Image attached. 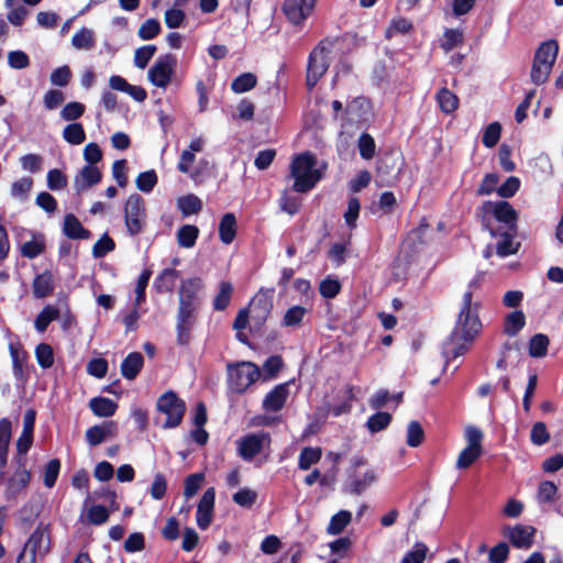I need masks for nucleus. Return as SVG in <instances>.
Listing matches in <instances>:
<instances>
[{"label":"nucleus","instance_id":"49530a36","mask_svg":"<svg viewBox=\"0 0 563 563\" xmlns=\"http://www.w3.org/2000/svg\"><path fill=\"white\" fill-rule=\"evenodd\" d=\"M501 135V124L497 121L489 123L483 132L482 143L485 147L492 148L497 145Z\"/></svg>","mask_w":563,"mask_h":563},{"label":"nucleus","instance_id":"aec40b11","mask_svg":"<svg viewBox=\"0 0 563 563\" xmlns=\"http://www.w3.org/2000/svg\"><path fill=\"white\" fill-rule=\"evenodd\" d=\"M63 233L70 240H88L91 238V232L82 227L74 213H67L64 217Z\"/></svg>","mask_w":563,"mask_h":563},{"label":"nucleus","instance_id":"7c9ffc66","mask_svg":"<svg viewBox=\"0 0 563 563\" xmlns=\"http://www.w3.org/2000/svg\"><path fill=\"white\" fill-rule=\"evenodd\" d=\"M233 285L231 282L222 280L219 284V291L212 301V308L216 311L225 310L232 299Z\"/></svg>","mask_w":563,"mask_h":563},{"label":"nucleus","instance_id":"603ef678","mask_svg":"<svg viewBox=\"0 0 563 563\" xmlns=\"http://www.w3.org/2000/svg\"><path fill=\"white\" fill-rule=\"evenodd\" d=\"M341 283L338 278L325 277L319 284V292L325 299H332L336 297L341 291Z\"/></svg>","mask_w":563,"mask_h":563},{"label":"nucleus","instance_id":"473e14b6","mask_svg":"<svg viewBox=\"0 0 563 563\" xmlns=\"http://www.w3.org/2000/svg\"><path fill=\"white\" fill-rule=\"evenodd\" d=\"M526 325V317L521 310H515L507 314L504 324V333L508 336L517 335Z\"/></svg>","mask_w":563,"mask_h":563},{"label":"nucleus","instance_id":"774afa93","mask_svg":"<svg viewBox=\"0 0 563 563\" xmlns=\"http://www.w3.org/2000/svg\"><path fill=\"white\" fill-rule=\"evenodd\" d=\"M428 553V547L422 542H417L413 550L408 551L400 563H423Z\"/></svg>","mask_w":563,"mask_h":563},{"label":"nucleus","instance_id":"f3484780","mask_svg":"<svg viewBox=\"0 0 563 563\" xmlns=\"http://www.w3.org/2000/svg\"><path fill=\"white\" fill-rule=\"evenodd\" d=\"M118 433V423L113 420H106L101 424H95L87 429L86 440L90 446H97L108 438H114Z\"/></svg>","mask_w":563,"mask_h":563},{"label":"nucleus","instance_id":"cd10ccee","mask_svg":"<svg viewBox=\"0 0 563 563\" xmlns=\"http://www.w3.org/2000/svg\"><path fill=\"white\" fill-rule=\"evenodd\" d=\"M46 247L45 236L43 233H33L31 241L24 242L20 247V253L23 257L33 260L44 253Z\"/></svg>","mask_w":563,"mask_h":563},{"label":"nucleus","instance_id":"4d7b16f0","mask_svg":"<svg viewBox=\"0 0 563 563\" xmlns=\"http://www.w3.org/2000/svg\"><path fill=\"white\" fill-rule=\"evenodd\" d=\"M279 207L289 216H295L300 211L301 198L298 196H290L288 191L285 190L279 198Z\"/></svg>","mask_w":563,"mask_h":563},{"label":"nucleus","instance_id":"e2e57ef3","mask_svg":"<svg viewBox=\"0 0 563 563\" xmlns=\"http://www.w3.org/2000/svg\"><path fill=\"white\" fill-rule=\"evenodd\" d=\"M85 109L86 107L84 103L78 101H71L63 107L60 111V117L65 121H75L82 117V114L85 113Z\"/></svg>","mask_w":563,"mask_h":563},{"label":"nucleus","instance_id":"bf43d9fd","mask_svg":"<svg viewBox=\"0 0 563 563\" xmlns=\"http://www.w3.org/2000/svg\"><path fill=\"white\" fill-rule=\"evenodd\" d=\"M115 242L108 233H104L93 245L92 256L95 258L104 257L108 253L114 251Z\"/></svg>","mask_w":563,"mask_h":563},{"label":"nucleus","instance_id":"4468645a","mask_svg":"<svg viewBox=\"0 0 563 563\" xmlns=\"http://www.w3.org/2000/svg\"><path fill=\"white\" fill-rule=\"evenodd\" d=\"M313 9L314 8L300 0H285L282 5V11L287 21L295 26H301L312 14Z\"/></svg>","mask_w":563,"mask_h":563},{"label":"nucleus","instance_id":"72a5a7b5","mask_svg":"<svg viewBox=\"0 0 563 563\" xmlns=\"http://www.w3.org/2000/svg\"><path fill=\"white\" fill-rule=\"evenodd\" d=\"M352 520V514L349 510H340L334 514L327 527L328 534L338 536L344 531Z\"/></svg>","mask_w":563,"mask_h":563},{"label":"nucleus","instance_id":"393cba45","mask_svg":"<svg viewBox=\"0 0 563 563\" xmlns=\"http://www.w3.org/2000/svg\"><path fill=\"white\" fill-rule=\"evenodd\" d=\"M102 174L97 166L86 165L81 168L80 174L75 177V186L77 190L92 187L101 181Z\"/></svg>","mask_w":563,"mask_h":563},{"label":"nucleus","instance_id":"e433bc0d","mask_svg":"<svg viewBox=\"0 0 563 563\" xmlns=\"http://www.w3.org/2000/svg\"><path fill=\"white\" fill-rule=\"evenodd\" d=\"M64 140L70 145H79L86 141V132L81 123L73 122L63 130Z\"/></svg>","mask_w":563,"mask_h":563},{"label":"nucleus","instance_id":"6e6d98bb","mask_svg":"<svg viewBox=\"0 0 563 563\" xmlns=\"http://www.w3.org/2000/svg\"><path fill=\"white\" fill-rule=\"evenodd\" d=\"M59 459H52L47 462L44 468L43 484L47 488H53L57 482L60 472Z\"/></svg>","mask_w":563,"mask_h":563},{"label":"nucleus","instance_id":"7ed1b4c3","mask_svg":"<svg viewBox=\"0 0 563 563\" xmlns=\"http://www.w3.org/2000/svg\"><path fill=\"white\" fill-rule=\"evenodd\" d=\"M12 437V422L9 418L0 419V485H5L4 497L8 501H15L20 494L26 489L31 482V472L23 461H15L13 474L5 478L9 446Z\"/></svg>","mask_w":563,"mask_h":563},{"label":"nucleus","instance_id":"9d476101","mask_svg":"<svg viewBox=\"0 0 563 563\" xmlns=\"http://www.w3.org/2000/svg\"><path fill=\"white\" fill-rule=\"evenodd\" d=\"M176 65L177 58L175 55L168 53L159 56L148 70V80L158 88H166L170 82Z\"/></svg>","mask_w":563,"mask_h":563},{"label":"nucleus","instance_id":"3c124183","mask_svg":"<svg viewBox=\"0 0 563 563\" xmlns=\"http://www.w3.org/2000/svg\"><path fill=\"white\" fill-rule=\"evenodd\" d=\"M357 146L363 159L368 161L375 156L376 143L371 134L366 132L362 133L358 137Z\"/></svg>","mask_w":563,"mask_h":563},{"label":"nucleus","instance_id":"a211bd4d","mask_svg":"<svg viewBox=\"0 0 563 563\" xmlns=\"http://www.w3.org/2000/svg\"><path fill=\"white\" fill-rule=\"evenodd\" d=\"M288 383L276 385L264 398L263 408L277 412L283 409L289 395Z\"/></svg>","mask_w":563,"mask_h":563},{"label":"nucleus","instance_id":"b1692460","mask_svg":"<svg viewBox=\"0 0 563 563\" xmlns=\"http://www.w3.org/2000/svg\"><path fill=\"white\" fill-rule=\"evenodd\" d=\"M375 481L376 474L372 468L367 470L362 477L355 474H350L346 482L347 492L358 496L363 494Z\"/></svg>","mask_w":563,"mask_h":563},{"label":"nucleus","instance_id":"2f4dec72","mask_svg":"<svg viewBox=\"0 0 563 563\" xmlns=\"http://www.w3.org/2000/svg\"><path fill=\"white\" fill-rule=\"evenodd\" d=\"M435 100L440 110L446 114L453 113L459 108V98L446 87L441 88L437 95Z\"/></svg>","mask_w":563,"mask_h":563},{"label":"nucleus","instance_id":"f03ea898","mask_svg":"<svg viewBox=\"0 0 563 563\" xmlns=\"http://www.w3.org/2000/svg\"><path fill=\"white\" fill-rule=\"evenodd\" d=\"M202 288L203 282L200 277H190L184 279L180 284L176 316V340L178 345L186 346L191 340V330L201 307L199 294Z\"/></svg>","mask_w":563,"mask_h":563},{"label":"nucleus","instance_id":"052dcab7","mask_svg":"<svg viewBox=\"0 0 563 563\" xmlns=\"http://www.w3.org/2000/svg\"><path fill=\"white\" fill-rule=\"evenodd\" d=\"M32 187L33 179L31 177H23L12 184L11 195L21 201H25Z\"/></svg>","mask_w":563,"mask_h":563},{"label":"nucleus","instance_id":"412c9836","mask_svg":"<svg viewBox=\"0 0 563 563\" xmlns=\"http://www.w3.org/2000/svg\"><path fill=\"white\" fill-rule=\"evenodd\" d=\"M559 53V43L555 40H548L537 48L533 60L539 64L549 65L553 68Z\"/></svg>","mask_w":563,"mask_h":563},{"label":"nucleus","instance_id":"0e129e2a","mask_svg":"<svg viewBox=\"0 0 563 563\" xmlns=\"http://www.w3.org/2000/svg\"><path fill=\"white\" fill-rule=\"evenodd\" d=\"M552 67L544 64H539L537 62H532V67L530 71V79L536 86H540L544 82H547L550 74H551Z\"/></svg>","mask_w":563,"mask_h":563},{"label":"nucleus","instance_id":"423d86ee","mask_svg":"<svg viewBox=\"0 0 563 563\" xmlns=\"http://www.w3.org/2000/svg\"><path fill=\"white\" fill-rule=\"evenodd\" d=\"M228 386L235 394H243L260 377V368L252 362L230 363L227 366Z\"/></svg>","mask_w":563,"mask_h":563},{"label":"nucleus","instance_id":"c85d7f7f","mask_svg":"<svg viewBox=\"0 0 563 563\" xmlns=\"http://www.w3.org/2000/svg\"><path fill=\"white\" fill-rule=\"evenodd\" d=\"M236 218L233 213H225L219 223V238L222 243L231 244L236 236Z\"/></svg>","mask_w":563,"mask_h":563},{"label":"nucleus","instance_id":"c03bdc74","mask_svg":"<svg viewBox=\"0 0 563 563\" xmlns=\"http://www.w3.org/2000/svg\"><path fill=\"white\" fill-rule=\"evenodd\" d=\"M424 431L419 421L412 420L407 426V440L406 443L410 448H418L424 441Z\"/></svg>","mask_w":563,"mask_h":563},{"label":"nucleus","instance_id":"1a4fd4ad","mask_svg":"<svg viewBox=\"0 0 563 563\" xmlns=\"http://www.w3.org/2000/svg\"><path fill=\"white\" fill-rule=\"evenodd\" d=\"M274 289L261 288L252 298L247 308L251 314L252 330L261 331L273 310Z\"/></svg>","mask_w":563,"mask_h":563},{"label":"nucleus","instance_id":"2eb2a0df","mask_svg":"<svg viewBox=\"0 0 563 563\" xmlns=\"http://www.w3.org/2000/svg\"><path fill=\"white\" fill-rule=\"evenodd\" d=\"M504 533L516 549H529L533 544L536 528L523 525L506 526Z\"/></svg>","mask_w":563,"mask_h":563},{"label":"nucleus","instance_id":"dca6fc26","mask_svg":"<svg viewBox=\"0 0 563 563\" xmlns=\"http://www.w3.org/2000/svg\"><path fill=\"white\" fill-rule=\"evenodd\" d=\"M214 500H216L214 488L210 487V488L206 489L199 500V504L197 507V512H196L197 526L201 530H206L212 521Z\"/></svg>","mask_w":563,"mask_h":563},{"label":"nucleus","instance_id":"58836bf2","mask_svg":"<svg viewBox=\"0 0 563 563\" xmlns=\"http://www.w3.org/2000/svg\"><path fill=\"white\" fill-rule=\"evenodd\" d=\"M391 420L393 416L389 412L378 411L368 417L366 428L371 433H377L388 428Z\"/></svg>","mask_w":563,"mask_h":563},{"label":"nucleus","instance_id":"a878e982","mask_svg":"<svg viewBox=\"0 0 563 563\" xmlns=\"http://www.w3.org/2000/svg\"><path fill=\"white\" fill-rule=\"evenodd\" d=\"M179 272L175 268H164L154 279L153 288L158 294L172 292Z\"/></svg>","mask_w":563,"mask_h":563},{"label":"nucleus","instance_id":"f257e3e1","mask_svg":"<svg viewBox=\"0 0 563 563\" xmlns=\"http://www.w3.org/2000/svg\"><path fill=\"white\" fill-rule=\"evenodd\" d=\"M479 284L481 275L477 274L468 283V289L463 294L455 325L443 343L442 354L446 364L464 355L482 331L483 325L478 316L481 305L473 301V291L479 287Z\"/></svg>","mask_w":563,"mask_h":563},{"label":"nucleus","instance_id":"338daca9","mask_svg":"<svg viewBox=\"0 0 563 563\" xmlns=\"http://www.w3.org/2000/svg\"><path fill=\"white\" fill-rule=\"evenodd\" d=\"M520 185L521 183L518 177L510 176L497 188V194L504 199L511 198L518 192Z\"/></svg>","mask_w":563,"mask_h":563},{"label":"nucleus","instance_id":"6e6552de","mask_svg":"<svg viewBox=\"0 0 563 563\" xmlns=\"http://www.w3.org/2000/svg\"><path fill=\"white\" fill-rule=\"evenodd\" d=\"M124 223L132 236L143 232L146 225V208L141 195L132 194L128 197L124 206Z\"/></svg>","mask_w":563,"mask_h":563},{"label":"nucleus","instance_id":"864d4df0","mask_svg":"<svg viewBox=\"0 0 563 563\" xmlns=\"http://www.w3.org/2000/svg\"><path fill=\"white\" fill-rule=\"evenodd\" d=\"M35 357L37 364L46 369L53 366L54 364V351L53 347L47 343H40L35 347Z\"/></svg>","mask_w":563,"mask_h":563},{"label":"nucleus","instance_id":"680f3d73","mask_svg":"<svg viewBox=\"0 0 563 563\" xmlns=\"http://www.w3.org/2000/svg\"><path fill=\"white\" fill-rule=\"evenodd\" d=\"M156 46L153 44L139 47L134 53V65L140 69H144L156 53Z\"/></svg>","mask_w":563,"mask_h":563},{"label":"nucleus","instance_id":"69168bd1","mask_svg":"<svg viewBox=\"0 0 563 563\" xmlns=\"http://www.w3.org/2000/svg\"><path fill=\"white\" fill-rule=\"evenodd\" d=\"M233 501L244 508H251L257 500V493L250 488H242L232 496Z\"/></svg>","mask_w":563,"mask_h":563},{"label":"nucleus","instance_id":"f8f14e48","mask_svg":"<svg viewBox=\"0 0 563 563\" xmlns=\"http://www.w3.org/2000/svg\"><path fill=\"white\" fill-rule=\"evenodd\" d=\"M265 442H271L268 432L250 433L238 441L239 455L245 461H251L262 452Z\"/></svg>","mask_w":563,"mask_h":563},{"label":"nucleus","instance_id":"0eeeda50","mask_svg":"<svg viewBox=\"0 0 563 563\" xmlns=\"http://www.w3.org/2000/svg\"><path fill=\"white\" fill-rule=\"evenodd\" d=\"M156 409L166 415V420L162 426L163 429H174L183 421L186 404L175 391L168 390L158 397Z\"/></svg>","mask_w":563,"mask_h":563},{"label":"nucleus","instance_id":"4be33fe9","mask_svg":"<svg viewBox=\"0 0 563 563\" xmlns=\"http://www.w3.org/2000/svg\"><path fill=\"white\" fill-rule=\"evenodd\" d=\"M144 365L141 352H131L121 363V374L128 380H133L140 374Z\"/></svg>","mask_w":563,"mask_h":563},{"label":"nucleus","instance_id":"4c0bfd02","mask_svg":"<svg viewBox=\"0 0 563 563\" xmlns=\"http://www.w3.org/2000/svg\"><path fill=\"white\" fill-rule=\"evenodd\" d=\"M550 340L543 333L534 334L529 340V355L534 358H540L547 355Z\"/></svg>","mask_w":563,"mask_h":563},{"label":"nucleus","instance_id":"bb28decb","mask_svg":"<svg viewBox=\"0 0 563 563\" xmlns=\"http://www.w3.org/2000/svg\"><path fill=\"white\" fill-rule=\"evenodd\" d=\"M89 408L95 416L109 418L115 413L118 404L110 398L98 396L90 399Z\"/></svg>","mask_w":563,"mask_h":563},{"label":"nucleus","instance_id":"39448f33","mask_svg":"<svg viewBox=\"0 0 563 563\" xmlns=\"http://www.w3.org/2000/svg\"><path fill=\"white\" fill-rule=\"evenodd\" d=\"M333 42L329 38L321 40L310 52L307 63L306 86L312 91L318 81L324 76L330 67L329 54Z\"/></svg>","mask_w":563,"mask_h":563},{"label":"nucleus","instance_id":"9b49d317","mask_svg":"<svg viewBox=\"0 0 563 563\" xmlns=\"http://www.w3.org/2000/svg\"><path fill=\"white\" fill-rule=\"evenodd\" d=\"M482 210L486 213H492L498 222L506 224L507 229L517 230L519 213L510 202L506 200L485 201L482 205Z\"/></svg>","mask_w":563,"mask_h":563},{"label":"nucleus","instance_id":"8fccbe9b","mask_svg":"<svg viewBox=\"0 0 563 563\" xmlns=\"http://www.w3.org/2000/svg\"><path fill=\"white\" fill-rule=\"evenodd\" d=\"M157 174L154 169L142 172L135 179L136 188L142 192H151L157 184Z\"/></svg>","mask_w":563,"mask_h":563},{"label":"nucleus","instance_id":"20e7f679","mask_svg":"<svg viewBox=\"0 0 563 563\" xmlns=\"http://www.w3.org/2000/svg\"><path fill=\"white\" fill-rule=\"evenodd\" d=\"M317 157L311 152H303L294 157L290 164V177L294 178L292 190L299 194L310 191L321 179L316 168Z\"/></svg>","mask_w":563,"mask_h":563},{"label":"nucleus","instance_id":"79ce46f5","mask_svg":"<svg viewBox=\"0 0 563 563\" xmlns=\"http://www.w3.org/2000/svg\"><path fill=\"white\" fill-rule=\"evenodd\" d=\"M71 44L77 49H91L96 45L95 34L91 30L82 27L73 35Z\"/></svg>","mask_w":563,"mask_h":563},{"label":"nucleus","instance_id":"c9c22d12","mask_svg":"<svg viewBox=\"0 0 563 563\" xmlns=\"http://www.w3.org/2000/svg\"><path fill=\"white\" fill-rule=\"evenodd\" d=\"M178 209L184 217L197 214L202 210V201L194 194H188L178 199Z\"/></svg>","mask_w":563,"mask_h":563},{"label":"nucleus","instance_id":"ea45409f","mask_svg":"<svg viewBox=\"0 0 563 563\" xmlns=\"http://www.w3.org/2000/svg\"><path fill=\"white\" fill-rule=\"evenodd\" d=\"M58 317V309L48 305L44 307L42 311L36 316L34 327L38 332H44L48 328L49 323L56 320Z\"/></svg>","mask_w":563,"mask_h":563},{"label":"nucleus","instance_id":"37998d69","mask_svg":"<svg viewBox=\"0 0 563 563\" xmlns=\"http://www.w3.org/2000/svg\"><path fill=\"white\" fill-rule=\"evenodd\" d=\"M257 84V77L253 73H243L233 79L231 90L235 93H243L252 90Z\"/></svg>","mask_w":563,"mask_h":563},{"label":"nucleus","instance_id":"a19ab883","mask_svg":"<svg viewBox=\"0 0 563 563\" xmlns=\"http://www.w3.org/2000/svg\"><path fill=\"white\" fill-rule=\"evenodd\" d=\"M322 456L320 448L306 446L301 450L298 459V467L302 471H307L311 465L318 463Z\"/></svg>","mask_w":563,"mask_h":563},{"label":"nucleus","instance_id":"a18cd8bd","mask_svg":"<svg viewBox=\"0 0 563 563\" xmlns=\"http://www.w3.org/2000/svg\"><path fill=\"white\" fill-rule=\"evenodd\" d=\"M483 449H474L471 446L464 448L459 454L456 461V468L466 470L472 466L482 455Z\"/></svg>","mask_w":563,"mask_h":563},{"label":"nucleus","instance_id":"09e8293b","mask_svg":"<svg viewBox=\"0 0 563 563\" xmlns=\"http://www.w3.org/2000/svg\"><path fill=\"white\" fill-rule=\"evenodd\" d=\"M346 399L340 404L329 405V412L333 417H339L344 413H349L352 409V404L355 399L354 387L352 385L346 386Z\"/></svg>","mask_w":563,"mask_h":563},{"label":"nucleus","instance_id":"6ab92c4d","mask_svg":"<svg viewBox=\"0 0 563 563\" xmlns=\"http://www.w3.org/2000/svg\"><path fill=\"white\" fill-rule=\"evenodd\" d=\"M55 289L54 276L49 269L37 274L32 283L33 296L37 299L46 298L53 295Z\"/></svg>","mask_w":563,"mask_h":563},{"label":"nucleus","instance_id":"c756f323","mask_svg":"<svg viewBox=\"0 0 563 563\" xmlns=\"http://www.w3.org/2000/svg\"><path fill=\"white\" fill-rule=\"evenodd\" d=\"M9 352L12 358V371L13 375L16 379H21L23 377V365L26 363L29 358L27 352L21 346L20 343H10Z\"/></svg>","mask_w":563,"mask_h":563},{"label":"nucleus","instance_id":"ddd939ff","mask_svg":"<svg viewBox=\"0 0 563 563\" xmlns=\"http://www.w3.org/2000/svg\"><path fill=\"white\" fill-rule=\"evenodd\" d=\"M23 548L35 556L44 558L51 550L48 526L40 522Z\"/></svg>","mask_w":563,"mask_h":563},{"label":"nucleus","instance_id":"de8ad7c7","mask_svg":"<svg viewBox=\"0 0 563 563\" xmlns=\"http://www.w3.org/2000/svg\"><path fill=\"white\" fill-rule=\"evenodd\" d=\"M34 439V433H30L27 431H22L19 439L16 440L15 446H16V454L14 457L15 461H23L24 464H26V454L32 448Z\"/></svg>","mask_w":563,"mask_h":563},{"label":"nucleus","instance_id":"13d9d810","mask_svg":"<svg viewBox=\"0 0 563 563\" xmlns=\"http://www.w3.org/2000/svg\"><path fill=\"white\" fill-rule=\"evenodd\" d=\"M308 310L302 306H292L284 314L283 325L285 327H298L303 320V317Z\"/></svg>","mask_w":563,"mask_h":563},{"label":"nucleus","instance_id":"5701e85b","mask_svg":"<svg viewBox=\"0 0 563 563\" xmlns=\"http://www.w3.org/2000/svg\"><path fill=\"white\" fill-rule=\"evenodd\" d=\"M490 234L493 236L500 235L503 238V240L499 241L496 246V252L499 256L506 257L518 252L519 244L514 243L517 230L507 229L506 231L498 232L492 229Z\"/></svg>","mask_w":563,"mask_h":563},{"label":"nucleus","instance_id":"f704fd0d","mask_svg":"<svg viewBox=\"0 0 563 563\" xmlns=\"http://www.w3.org/2000/svg\"><path fill=\"white\" fill-rule=\"evenodd\" d=\"M198 236V227L192 224H184L177 231V243L181 247L190 249L195 246Z\"/></svg>","mask_w":563,"mask_h":563},{"label":"nucleus","instance_id":"5fc2aeb1","mask_svg":"<svg viewBox=\"0 0 563 563\" xmlns=\"http://www.w3.org/2000/svg\"><path fill=\"white\" fill-rule=\"evenodd\" d=\"M558 494L556 485L551 481L540 483L537 492V499L540 504H552Z\"/></svg>","mask_w":563,"mask_h":563}]
</instances>
